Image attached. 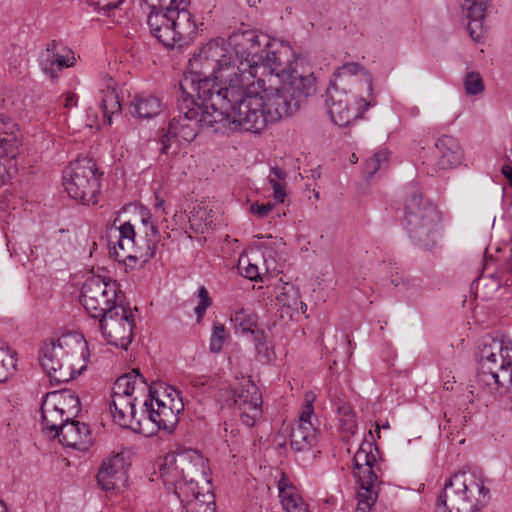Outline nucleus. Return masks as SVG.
I'll list each match as a JSON object with an SVG mask.
<instances>
[{"label":"nucleus","mask_w":512,"mask_h":512,"mask_svg":"<svg viewBox=\"0 0 512 512\" xmlns=\"http://www.w3.org/2000/svg\"><path fill=\"white\" fill-rule=\"evenodd\" d=\"M501 171L502 174L509 180L512 178V167L510 165H504Z\"/></svg>","instance_id":"bf43d9fd"},{"label":"nucleus","mask_w":512,"mask_h":512,"mask_svg":"<svg viewBox=\"0 0 512 512\" xmlns=\"http://www.w3.org/2000/svg\"><path fill=\"white\" fill-rule=\"evenodd\" d=\"M269 183L273 188L274 199L280 203H283L286 197V192L283 184H281L279 181L272 178L271 176L269 177Z\"/></svg>","instance_id":"3c124183"},{"label":"nucleus","mask_w":512,"mask_h":512,"mask_svg":"<svg viewBox=\"0 0 512 512\" xmlns=\"http://www.w3.org/2000/svg\"><path fill=\"white\" fill-rule=\"evenodd\" d=\"M137 380L146 384V379L137 369H133L131 373L120 376L113 385L111 397L126 396L132 398Z\"/></svg>","instance_id":"f704fd0d"},{"label":"nucleus","mask_w":512,"mask_h":512,"mask_svg":"<svg viewBox=\"0 0 512 512\" xmlns=\"http://www.w3.org/2000/svg\"><path fill=\"white\" fill-rule=\"evenodd\" d=\"M215 220L216 212L206 202L196 204L189 216L190 226L196 233H203L205 229L210 228L214 224Z\"/></svg>","instance_id":"473e14b6"},{"label":"nucleus","mask_w":512,"mask_h":512,"mask_svg":"<svg viewBox=\"0 0 512 512\" xmlns=\"http://www.w3.org/2000/svg\"><path fill=\"white\" fill-rule=\"evenodd\" d=\"M360 71L364 72L366 75V80L368 83V91L370 99L366 100L364 98H360L361 103H363V110H367L369 107H373L376 105V98L373 94V79L369 73L366 72L365 68L360 66L357 62H348L339 67L333 74L334 79L339 81H346V77L354 76L358 74Z\"/></svg>","instance_id":"2f4dec72"},{"label":"nucleus","mask_w":512,"mask_h":512,"mask_svg":"<svg viewBox=\"0 0 512 512\" xmlns=\"http://www.w3.org/2000/svg\"><path fill=\"white\" fill-rule=\"evenodd\" d=\"M150 8L151 11H157L156 9L159 7L162 10L167 6H169V0H143Z\"/></svg>","instance_id":"864d4df0"},{"label":"nucleus","mask_w":512,"mask_h":512,"mask_svg":"<svg viewBox=\"0 0 512 512\" xmlns=\"http://www.w3.org/2000/svg\"><path fill=\"white\" fill-rule=\"evenodd\" d=\"M301 310L302 313H305L307 310V305L301 301V305L299 306V311Z\"/></svg>","instance_id":"052dcab7"},{"label":"nucleus","mask_w":512,"mask_h":512,"mask_svg":"<svg viewBox=\"0 0 512 512\" xmlns=\"http://www.w3.org/2000/svg\"><path fill=\"white\" fill-rule=\"evenodd\" d=\"M509 181H510V185H511V187H512V178H511Z\"/></svg>","instance_id":"774afa93"},{"label":"nucleus","mask_w":512,"mask_h":512,"mask_svg":"<svg viewBox=\"0 0 512 512\" xmlns=\"http://www.w3.org/2000/svg\"><path fill=\"white\" fill-rule=\"evenodd\" d=\"M392 283L394 284V286H398L399 285V282L397 280H392Z\"/></svg>","instance_id":"69168bd1"},{"label":"nucleus","mask_w":512,"mask_h":512,"mask_svg":"<svg viewBox=\"0 0 512 512\" xmlns=\"http://www.w3.org/2000/svg\"><path fill=\"white\" fill-rule=\"evenodd\" d=\"M376 433H377V437L380 438V426L377 423H376Z\"/></svg>","instance_id":"0e129e2a"},{"label":"nucleus","mask_w":512,"mask_h":512,"mask_svg":"<svg viewBox=\"0 0 512 512\" xmlns=\"http://www.w3.org/2000/svg\"><path fill=\"white\" fill-rule=\"evenodd\" d=\"M404 226L415 245L431 250L442 234V215L421 192L413 191L405 200Z\"/></svg>","instance_id":"6e6552de"},{"label":"nucleus","mask_w":512,"mask_h":512,"mask_svg":"<svg viewBox=\"0 0 512 512\" xmlns=\"http://www.w3.org/2000/svg\"><path fill=\"white\" fill-rule=\"evenodd\" d=\"M292 51L288 46L278 45L270 41L269 47L265 49L262 55V61L259 62L258 70L276 75L281 81L288 75L290 68H296L291 62Z\"/></svg>","instance_id":"aec40b11"},{"label":"nucleus","mask_w":512,"mask_h":512,"mask_svg":"<svg viewBox=\"0 0 512 512\" xmlns=\"http://www.w3.org/2000/svg\"><path fill=\"white\" fill-rule=\"evenodd\" d=\"M279 497L283 500V496L296 495L298 494L295 488L285 477H282L278 483Z\"/></svg>","instance_id":"603ef678"},{"label":"nucleus","mask_w":512,"mask_h":512,"mask_svg":"<svg viewBox=\"0 0 512 512\" xmlns=\"http://www.w3.org/2000/svg\"><path fill=\"white\" fill-rule=\"evenodd\" d=\"M239 272L249 280H258L260 278L259 268L257 265L249 262L247 258H240L238 263Z\"/></svg>","instance_id":"49530a36"},{"label":"nucleus","mask_w":512,"mask_h":512,"mask_svg":"<svg viewBox=\"0 0 512 512\" xmlns=\"http://www.w3.org/2000/svg\"><path fill=\"white\" fill-rule=\"evenodd\" d=\"M312 177L313 178L320 177V172L318 171V169L312 170Z\"/></svg>","instance_id":"e2e57ef3"},{"label":"nucleus","mask_w":512,"mask_h":512,"mask_svg":"<svg viewBox=\"0 0 512 512\" xmlns=\"http://www.w3.org/2000/svg\"><path fill=\"white\" fill-rule=\"evenodd\" d=\"M354 160L357 161V158L355 157V154L352 155L351 161L354 162Z\"/></svg>","instance_id":"338daca9"},{"label":"nucleus","mask_w":512,"mask_h":512,"mask_svg":"<svg viewBox=\"0 0 512 512\" xmlns=\"http://www.w3.org/2000/svg\"><path fill=\"white\" fill-rule=\"evenodd\" d=\"M226 405L235 406L243 424L252 427L262 415V396L258 387L249 379H245L239 387L225 391Z\"/></svg>","instance_id":"2eb2a0df"},{"label":"nucleus","mask_w":512,"mask_h":512,"mask_svg":"<svg viewBox=\"0 0 512 512\" xmlns=\"http://www.w3.org/2000/svg\"><path fill=\"white\" fill-rule=\"evenodd\" d=\"M0 512H8L6 505L0 501Z\"/></svg>","instance_id":"680f3d73"},{"label":"nucleus","mask_w":512,"mask_h":512,"mask_svg":"<svg viewBox=\"0 0 512 512\" xmlns=\"http://www.w3.org/2000/svg\"><path fill=\"white\" fill-rule=\"evenodd\" d=\"M57 406L63 412L67 420H71L77 416L80 410V400L77 395L69 390L55 391L49 393Z\"/></svg>","instance_id":"72a5a7b5"},{"label":"nucleus","mask_w":512,"mask_h":512,"mask_svg":"<svg viewBox=\"0 0 512 512\" xmlns=\"http://www.w3.org/2000/svg\"><path fill=\"white\" fill-rule=\"evenodd\" d=\"M231 321L234 323L235 328L240 329L243 333L251 332L253 334V331H256L253 329L257 322L256 315L247 309L235 311Z\"/></svg>","instance_id":"58836bf2"},{"label":"nucleus","mask_w":512,"mask_h":512,"mask_svg":"<svg viewBox=\"0 0 512 512\" xmlns=\"http://www.w3.org/2000/svg\"><path fill=\"white\" fill-rule=\"evenodd\" d=\"M378 452L374 435L370 430L353 458L354 475L360 484L356 512H369L377 500L380 471L376 457Z\"/></svg>","instance_id":"9b49d317"},{"label":"nucleus","mask_w":512,"mask_h":512,"mask_svg":"<svg viewBox=\"0 0 512 512\" xmlns=\"http://www.w3.org/2000/svg\"><path fill=\"white\" fill-rule=\"evenodd\" d=\"M487 7V0H462L461 8L469 20L467 30L470 37L478 42L483 37L485 30L483 20Z\"/></svg>","instance_id":"bb28decb"},{"label":"nucleus","mask_w":512,"mask_h":512,"mask_svg":"<svg viewBox=\"0 0 512 512\" xmlns=\"http://www.w3.org/2000/svg\"><path fill=\"white\" fill-rule=\"evenodd\" d=\"M16 369L15 352L3 344H0V383L5 382Z\"/></svg>","instance_id":"4c0bfd02"},{"label":"nucleus","mask_w":512,"mask_h":512,"mask_svg":"<svg viewBox=\"0 0 512 512\" xmlns=\"http://www.w3.org/2000/svg\"><path fill=\"white\" fill-rule=\"evenodd\" d=\"M388 160V151L384 149L376 152L370 159H368L365 163V173L368 178L372 177L377 171L386 166Z\"/></svg>","instance_id":"a19ab883"},{"label":"nucleus","mask_w":512,"mask_h":512,"mask_svg":"<svg viewBox=\"0 0 512 512\" xmlns=\"http://www.w3.org/2000/svg\"><path fill=\"white\" fill-rule=\"evenodd\" d=\"M478 381L504 394L512 387V341L485 338L480 349Z\"/></svg>","instance_id":"9d476101"},{"label":"nucleus","mask_w":512,"mask_h":512,"mask_svg":"<svg viewBox=\"0 0 512 512\" xmlns=\"http://www.w3.org/2000/svg\"><path fill=\"white\" fill-rule=\"evenodd\" d=\"M118 292L116 281L91 276L82 285L80 301L91 318L100 320L121 307Z\"/></svg>","instance_id":"4468645a"},{"label":"nucleus","mask_w":512,"mask_h":512,"mask_svg":"<svg viewBox=\"0 0 512 512\" xmlns=\"http://www.w3.org/2000/svg\"><path fill=\"white\" fill-rule=\"evenodd\" d=\"M214 100L198 99L196 91L179 86L176 114L169 121L160 143L161 154H168L176 141H193L202 129L224 133L231 130V105H213Z\"/></svg>","instance_id":"f257e3e1"},{"label":"nucleus","mask_w":512,"mask_h":512,"mask_svg":"<svg viewBox=\"0 0 512 512\" xmlns=\"http://www.w3.org/2000/svg\"><path fill=\"white\" fill-rule=\"evenodd\" d=\"M160 396L165 401V405L173 408L174 412L180 414L184 409L183 401L180 397V392L173 387L167 386L164 388V392L160 393Z\"/></svg>","instance_id":"79ce46f5"},{"label":"nucleus","mask_w":512,"mask_h":512,"mask_svg":"<svg viewBox=\"0 0 512 512\" xmlns=\"http://www.w3.org/2000/svg\"><path fill=\"white\" fill-rule=\"evenodd\" d=\"M190 0H169L165 10L150 11L147 24L151 34L167 48L189 44L197 35L198 24L188 10Z\"/></svg>","instance_id":"423d86ee"},{"label":"nucleus","mask_w":512,"mask_h":512,"mask_svg":"<svg viewBox=\"0 0 512 512\" xmlns=\"http://www.w3.org/2000/svg\"><path fill=\"white\" fill-rule=\"evenodd\" d=\"M101 172L94 159L77 158L63 172V186L69 197L84 204L96 205L101 187Z\"/></svg>","instance_id":"f8f14e48"},{"label":"nucleus","mask_w":512,"mask_h":512,"mask_svg":"<svg viewBox=\"0 0 512 512\" xmlns=\"http://www.w3.org/2000/svg\"><path fill=\"white\" fill-rule=\"evenodd\" d=\"M99 93L100 108L103 112V117L108 123H111L112 115L121 112V103L113 79H106L104 87L100 89Z\"/></svg>","instance_id":"7c9ffc66"},{"label":"nucleus","mask_w":512,"mask_h":512,"mask_svg":"<svg viewBox=\"0 0 512 512\" xmlns=\"http://www.w3.org/2000/svg\"><path fill=\"white\" fill-rule=\"evenodd\" d=\"M271 175L274 176V179H276L277 181L278 180H284L287 176L286 172L284 171V169L280 168V167H273L271 168Z\"/></svg>","instance_id":"6e6d98bb"},{"label":"nucleus","mask_w":512,"mask_h":512,"mask_svg":"<svg viewBox=\"0 0 512 512\" xmlns=\"http://www.w3.org/2000/svg\"><path fill=\"white\" fill-rule=\"evenodd\" d=\"M142 222L147 228L146 236L149 237L144 247L137 245L134 226L130 222L110 227L106 231L109 254L128 267H133L136 262L143 265L155 256L159 241L158 228L151 222L150 215L143 217Z\"/></svg>","instance_id":"1a4fd4ad"},{"label":"nucleus","mask_w":512,"mask_h":512,"mask_svg":"<svg viewBox=\"0 0 512 512\" xmlns=\"http://www.w3.org/2000/svg\"><path fill=\"white\" fill-rule=\"evenodd\" d=\"M231 65H234V57L225 40H210L189 60L179 86L196 91L198 99H213V105H231L234 98L241 94V86L236 78L228 86L216 82V74Z\"/></svg>","instance_id":"7ed1b4c3"},{"label":"nucleus","mask_w":512,"mask_h":512,"mask_svg":"<svg viewBox=\"0 0 512 512\" xmlns=\"http://www.w3.org/2000/svg\"><path fill=\"white\" fill-rule=\"evenodd\" d=\"M206 459L194 450L165 456L159 474L165 486L185 494L183 507L187 512H214L213 495L201 493L200 484L209 485Z\"/></svg>","instance_id":"20e7f679"},{"label":"nucleus","mask_w":512,"mask_h":512,"mask_svg":"<svg viewBox=\"0 0 512 512\" xmlns=\"http://www.w3.org/2000/svg\"><path fill=\"white\" fill-rule=\"evenodd\" d=\"M271 39L268 35L256 30L235 31L229 36V46L234 52V61H239L237 67L239 75L234 72L236 82L241 86L242 79L250 83L251 78H256L259 62L265 49L269 47Z\"/></svg>","instance_id":"ddd939ff"},{"label":"nucleus","mask_w":512,"mask_h":512,"mask_svg":"<svg viewBox=\"0 0 512 512\" xmlns=\"http://www.w3.org/2000/svg\"><path fill=\"white\" fill-rule=\"evenodd\" d=\"M198 297L200 298V302L199 303L205 304V305H208V306L211 305L212 300L209 297V293H208L207 289L204 286H201L198 289Z\"/></svg>","instance_id":"5fc2aeb1"},{"label":"nucleus","mask_w":512,"mask_h":512,"mask_svg":"<svg viewBox=\"0 0 512 512\" xmlns=\"http://www.w3.org/2000/svg\"><path fill=\"white\" fill-rule=\"evenodd\" d=\"M57 404L58 402H55L54 398L47 393L41 405L42 429L53 434L67 421Z\"/></svg>","instance_id":"cd10ccee"},{"label":"nucleus","mask_w":512,"mask_h":512,"mask_svg":"<svg viewBox=\"0 0 512 512\" xmlns=\"http://www.w3.org/2000/svg\"><path fill=\"white\" fill-rule=\"evenodd\" d=\"M39 63L41 70L51 79H55L61 70L75 64V57L71 50L52 41L41 53Z\"/></svg>","instance_id":"412c9836"},{"label":"nucleus","mask_w":512,"mask_h":512,"mask_svg":"<svg viewBox=\"0 0 512 512\" xmlns=\"http://www.w3.org/2000/svg\"><path fill=\"white\" fill-rule=\"evenodd\" d=\"M208 307H209L208 305L201 304V303H199L195 307L194 311H195V314L197 315L198 319H201L204 316Z\"/></svg>","instance_id":"4d7b16f0"},{"label":"nucleus","mask_w":512,"mask_h":512,"mask_svg":"<svg viewBox=\"0 0 512 512\" xmlns=\"http://www.w3.org/2000/svg\"><path fill=\"white\" fill-rule=\"evenodd\" d=\"M88 358L87 341L78 333L47 339L39 350L40 364L54 384L69 382L80 375Z\"/></svg>","instance_id":"39448f33"},{"label":"nucleus","mask_w":512,"mask_h":512,"mask_svg":"<svg viewBox=\"0 0 512 512\" xmlns=\"http://www.w3.org/2000/svg\"><path fill=\"white\" fill-rule=\"evenodd\" d=\"M231 102V130L260 133L269 123L292 115L297 105L281 85L278 88L267 87L262 78L250 83L241 82V92Z\"/></svg>","instance_id":"f03ea898"},{"label":"nucleus","mask_w":512,"mask_h":512,"mask_svg":"<svg viewBox=\"0 0 512 512\" xmlns=\"http://www.w3.org/2000/svg\"><path fill=\"white\" fill-rule=\"evenodd\" d=\"M336 407L340 416V428L347 434V437L352 436L357 431L356 415L350 404L344 401H337Z\"/></svg>","instance_id":"e433bc0d"},{"label":"nucleus","mask_w":512,"mask_h":512,"mask_svg":"<svg viewBox=\"0 0 512 512\" xmlns=\"http://www.w3.org/2000/svg\"><path fill=\"white\" fill-rule=\"evenodd\" d=\"M464 86L466 93L470 95H476L484 90L482 78L477 72L467 73Z\"/></svg>","instance_id":"c03bdc74"},{"label":"nucleus","mask_w":512,"mask_h":512,"mask_svg":"<svg viewBox=\"0 0 512 512\" xmlns=\"http://www.w3.org/2000/svg\"><path fill=\"white\" fill-rule=\"evenodd\" d=\"M281 504L286 512H309L308 505L299 494L283 496Z\"/></svg>","instance_id":"37998d69"},{"label":"nucleus","mask_w":512,"mask_h":512,"mask_svg":"<svg viewBox=\"0 0 512 512\" xmlns=\"http://www.w3.org/2000/svg\"><path fill=\"white\" fill-rule=\"evenodd\" d=\"M225 338V327L222 324L215 323L213 325L212 335L210 338V351L218 353L222 350Z\"/></svg>","instance_id":"a18cd8bd"},{"label":"nucleus","mask_w":512,"mask_h":512,"mask_svg":"<svg viewBox=\"0 0 512 512\" xmlns=\"http://www.w3.org/2000/svg\"><path fill=\"white\" fill-rule=\"evenodd\" d=\"M95 10L109 12L119 7L124 0H86Z\"/></svg>","instance_id":"09e8293b"},{"label":"nucleus","mask_w":512,"mask_h":512,"mask_svg":"<svg viewBox=\"0 0 512 512\" xmlns=\"http://www.w3.org/2000/svg\"><path fill=\"white\" fill-rule=\"evenodd\" d=\"M102 335L115 347L126 350L133 337L134 320L130 309H116L99 320Z\"/></svg>","instance_id":"dca6fc26"},{"label":"nucleus","mask_w":512,"mask_h":512,"mask_svg":"<svg viewBox=\"0 0 512 512\" xmlns=\"http://www.w3.org/2000/svg\"><path fill=\"white\" fill-rule=\"evenodd\" d=\"M274 204L266 203L259 204L258 202L250 205V213L257 215L259 218H264L273 210Z\"/></svg>","instance_id":"8fccbe9b"},{"label":"nucleus","mask_w":512,"mask_h":512,"mask_svg":"<svg viewBox=\"0 0 512 512\" xmlns=\"http://www.w3.org/2000/svg\"><path fill=\"white\" fill-rule=\"evenodd\" d=\"M435 151L438 169L445 170L459 165L463 160V150L459 141L450 135H443L436 140Z\"/></svg>","instance_id":"393cba45"},{"label":"nucleus","mask_w":512,"mask_h":512,"mask_svg":"<svg viewBox=\"0 0 512 512\" xmlns=\"http://www.w3.org/2000/svg\"><path fill=\"white\" fill-rule=\"evenodd\" d=\"M315 400V395L313 393H307L305 395V409L302 411L299 420L294 424H312L311 417L313 414V401Z\"/></svg>","instance_id":"de8ad7c7"},{"label":"nucleus","mask_w":512,"mask_h":512,"mask_svg":"<svg viewBox=\"0 0 512 512\" xmlns=\"http://www.w3.org/2000/svg\"><path fill=\"white\" fill-rule=\"evenodd\" d=\"M124 459L120 455L106 459L97 474V481L103 490L109 491L118 487L125 479Z\"/></svg>","instance_id":"a878e982"},{"label":"nucleus","mask_w":512,"mask_h":512,"mask_svg":"<svg viewBox=\"0 0 512 512\" xmlns=\"http://www.w3.org/2000/svg\"><path fill=\"white\" fill-rule=\"evenodd\" d=\"M276 300L286 310L285 312L289 317L292 318L295 313H299V306L301 305L300 292L295 286L286 284Z\"/></svg>","instance_id":"c9c22d12"},{"label":"nucleus","mask_w":512,"mask_h":512,"mask_svg":"<svg viewBox=\"0 0 512 512\" xmlns=\"http://www.w3.org/2000/svg\"><path fill=\"white\" fill-rule=\"evenodd\" d=\"M149 396L150 400H146L144 403L148 420L156 424L158 429L172 433L179 422V414L174 412L173 408L165 405L159 391L152 386L149 387Z\"/></svg>","instance_id":"6ab92c4d"},{"label":"nucleus","mask_w":512,"mask_h":512,"mask_svg":"<svg viewBox=\"0 0 512 512\" xmlns=\"http://www.w3.org/2000/svg\"><path fill=\"white\" fill-rule=\"evenodd\" d=\"M284 92L288 93L291 99L299 108L309 97L316 92V78L314 74H304L296 68H290L288 75L282 80Z\"/></svg>","instance_id":"4be33fe9"},{"label":"nucleus","mask_w":512,"mask_h":512,"mask_svg":"<svg viewBox=\"0 0 512 512\" xmlns=\"http://www.w3.org/2000/svg\"><path fill=\"white\" fill-rule=\"evenodd\" d=\"M76 105V99H75V95H68L65 99V103H64V106L66 108H70L72 106H75Z\"/></svg>","instance_id":"13d9d810"},{"label":"nucleus","mask_w":512,"mask_h":512,"mask_svg":"<svg viewBox=\"0 0 512 512\" xmlns=\"http://www.w3.org/2000/svg\"><path fill=\"white\" fill-rule=\"evenodd\" d=\"M255 349L259 358L265 362L271 361L274 351L268 336L263 330L253 331Z\"/></svg>","instance_id":"ea45409f"},{"label":"nucleus","mask_w":512,"mask_h":512,"mask_svg":"<svg viewBox=\"0 0 512 512\" xmlns=\"http://www.w3.org/2000/svg\"><path fill=\"white\" fill-rule=\"evenodd\" d=\"M66 447L85 451L92 443L91 432L85 423L76 420H67L59 430H55L53 438Z\"/></svg>","instance_id":"5701e85b"},{"label":"nucleus","mask_w":512,"mask_h":512,"mask_svg":"<svg viewBox=\"0 0 512 512\" xmlns=\"http://www.w3.org/2000/svg\"><path fill=\"white\" fill-rule=\"evenodd\" d=\"M346 84V81L332 78L326 89L325 102L328 107V113L332 121L340 127L348 126L365 111L363 110L364 105L360 100L358 111L351 109Z\"/></svg>","instance_id":"f3484780"},{"label":"nucleus","mask_w":512,"mask_h":512,"mask_svg":"<svg viewBox=\"0 0 512 512\" xmlns=\"http://www.w3.org/2000/svg\"><path fill=\"white\" fill-rule=\"evenodd\" d=\"M317 441V430L312 424H293L290 432L291 448L297 452L310 450Z\"/></svg>","instance_id":"c756f323"},{"label":"nucleus","mask_w":512,"mask_h":512,"mask_svg":"<svg viewBox=\"0 0 512 512\" xmlns=\"http://www.w3.org/2000/svg\"><path fill=\"white\" fill-rule=\"evenodd\" d=\"M135 399L130 397H111L110 412L113 421L123 428H132L142 432L141 420L136 416Z\"/></svg>","instance_id":"b1692460"},{"label":"nucleus","mask_w":512,"mask_h":512,"mask_svg":"<svg viewBox=\"0 0 512 512\" xmlns=\"http://www.w3.org/2000/svg\"><path fill=\"white\" fill-rule=\"evenodd\" d=\"M162 107L160 98L150 94H139L131 101L130 112L138 118L150 119L157 116Z\"/></svg>","instance_id":"c85d7f7f"},{"label":"nucleus","mask_w":512,"mask_h":512,"mask_svg":"<svg viewBox=\"0 0 512 512\" xmlns=\"http://www.w3.org/2000/svg\"><path fill=\"white\" fill-rule=\"evenodd\" d=\"M17 123L0 113V185L10 176L11 162L18 156L20 140Z\"/></svg>","instance_id":"a211bd4d"},{"label":"nucleus","mask_w":512,"mask_h":512,"mask_svg":"<svg viewBox=\"0 0 512 512\" xmlns=\"http://www.w3.org/2000/svg\"><path fill=\"white\" fill-rule=\"evenodd\" d=\"M489 489L483 477L472 471L450 476L437 497L436 512H477L487 502Z\"/></svg>","instance_id":"0eeeda50"}]
</instances>
